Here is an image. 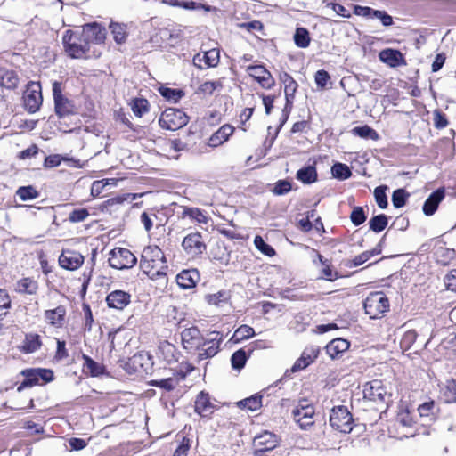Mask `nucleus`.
<instances>
[{
	"label": "nucleus",
	"mask_w": 456,
	"mask_h": 456,
	"mask_svg": "<svg viewBox=\"0 0 456 456\" xmlns=\"http://www.w3.org/2000/svg\"><path fill=\"white\" fill-rule=\"evenodd\" d=\"M140 268L150 279L165 281L167 265L161 248L158 246L145 247L142 252Z\"/></svg>",
	"instance_id": "nucleus-1"
},
{
	"label": "nucleus",
	"mask_w": 456,
	"mask_h": 456,
	"mask_svg": "<svg viewBox=\"0 0 456 456\" xmlns=\"http://www.w3.org/2000/svg\"><path fill=\"white\" fill-rule=\"evenodd\" d=\"M81 31H65L62 44L65 52L74 59L88 58L91 47Z\"/></svg>",
	"instance_id": "nucleus-2"
},
{
	"label": "nucleus",
	"mask_w": 456,
	"mask_h": 456,
	"mask_svg": "<svg viewBox=\"0 0 456 456\" xmlns=\"http://www.w3.org/2000/svg\"><path fill=\"white\" fill-rule=\"evenodd\" d=\"M366 314L371 319L382 317L389 311L390 304L387 297L382 291L371 292L363 303Z\"/></svg>",
	"instance_id": "nucleus-3"
},
{
	"label": "nucleus",
	"mask_w": 456,
	"mask_h": 456,
	"mask_svg": "<svg viewBox=\"0 0 456 456\" xmlns=\"http://www.w3.org/2000/svg\"><path fill=\"white\" fill-rule=\"evenodd\" d=\"M188 116L179 109L165 110L159 119V126L167 130L176 131L187 125Z\"/></svg>",
	"instance_id": "nucleus-4"
},
{
	"label": "nucleus",
	"mask_w": 456,
	"mask_h": 456,
	"mask_svg": "<svg viewBox=\"0 0 456 456\" xmlns=\"http://www.w3.org/2000/svg\"><path fill=\"white\" fill-rule=\"evenodd\" d=\"M363 397L379 404H387L391 400V394L387 391L381 380L374 379L367 382L362 389Z\"/></svg>",
	"instance_id": "nucleus-5"
},
{
	"label": "nucleus",
	"mask_w": 456,
	"mask_h": 456,
	"mask_svg": "<svg viewBox=\"0 0 456 456\" xmlns=\"http://www.w3.org/2000/svg\"><path fill=\"white\" fill-rule=\"evenodd\" d=\"M24 380L18 387L17 391L21 392L26 387H31L42 383L50 382L53 379V372L48 369H26L21 371Z\"/></svg>",
	"instance_id": "nucleus-6"
},
{
	"label": "nucleus",
	"mask_w": 456,
	"mask_h": 456,
	"mask_svg": "<svg viewBox=\"0 0 456 456\" xmlns=\"http://www.w3.org/2000/svg\"><path fill=\"white\" fill-rule=\"evenodd\" d=\"M331 427L341 433H349L353 429V417L347 408L343 405L336 406L330 415Z\"/></svg>",
	"instance_id": "nucleus-7"
},
{
	"label": "nucleus",
	"mask_w": 456,
	"mask_h": 456,
	"mask_svg": "<svg viewBox=\"0 0 456 456\" xmlns=\"http://www.w3.org/2000/svg\"><path fill=\"white\" fill-rule=\"evenodd\" d=\"M314 408L306 399H302L292 411L293 419L302 429H306L314 423Z\"/></svg>",
	"instance_id": "nucleus-8"
},
{
	"label": "nucleus",
	"mask_w": 456,
	"mask_h": 456,
	"mask_svg": "<svg viewBox=\"0 0 456 456\" xmlns=\"http://www.w3.org/2000/svg\"><path fill=\"white\" fill-rule=\"evenodd\" d=\"M137 262L136 257L127 248H116L110 251L109 264L112 268L122 270L133 267Z\"/></svg>",
	"instance_id": "nucleus-9"
},
{
	"label": "nucleus",
	"mask_w": 456,
	"mask_h": 456,
	"mask_svg": "<svg viewBox=\"0 0 456 456\" xmlns=\"http://www.w3.org/2000/svg\"><path fill=\"white\" fill-rule=\"evenodd\" d=\"M223 341L222 335L217 331L209 334L208 338H204L200 350H197L198 361H203L214 357L220 350V344Z\"/></svg>",
	"instance_id": "nucleus-10"
},
{
	"label": "nucleus",
	"mask_w": 456,
	"mask_h": 456,
	"mask_svg": "<svg viewBox=\"0 0 456 456\" xmlns=\"http://www.w3.org/2000/svg\"><path fill=\"white\" fill-rule=\"evenodd\" d=\"M182 248L188 256L196 257L206 251L207 245L203 240L202 235L199 232H194L183 238Z\"/></svg>",
	"instance_id": "nucleus-11"
},
{
	"label": "nucleus",
	"mask_w": 456,
	"mask_h": 456,
	"mask_svg": "<svg viewBox=\"0 0 456 456\" xmlns=\"http://www.w3.org/2000/svg\"><path fill=\"white\" fill-rule=\"evenodd\" d=\"M24 107L29 113L37 111L42 104L43 97L39 83L30 82L23 95Z\"/></svg>",
	"instance_id": "nucleus-12"
},
{
	"label": "nucleus",
	"mask_w": 456,
	"mask_h": 456,
	"mask_svg": "<svg viewBox=\"0 0 456 456\" xmlns=\"http://www.w3.org/2000/svg\"><path fill=\"white\" fill-rule=\"evenodd\" d=\"M53 95L54 99L55 112L60 117H66L73 112L74 105L61 94V84L55 81L53 84Z\"/></svg>",
	"instance_id": "nucleus-13"
},
{
	"label": "nucleus",
	"mask_w": 456,
	"mask_h": 456,
	"mask_svg": "<svg viewBox=\"0 0 456 456\" xmlns=\"http://www.w3.org/2000/svg\"><path fill=\"white\" fill-rule=\"evenodd\" d=\"M181 338L183 346L187 351L200 350L204 339L200 330L196 327L183 330L181 333Z\"/></svg>",
	"instance_id": "nucleus-14"
},
{
	"label": "nucleus",
	"mask_w": 456,
	"mask_h": 456,
	"mask_svg": "<svg viewBox=\"0 0 456 456\" xmlns=\"http://www.w3.org/2000/svg\"><path fill=\"white\" fill-rule=\"evenodd\" d=\"M247 71L263 88L270 89L275 84L272 74L263 65H250L247 68Z\"/></svg>",
	"instance_id": "nucleus-15"
},
{
	"label": "nucleus",
	"mask_w": 456,
	"mask_h": 456,
	"mask_svg": "<svg viewBox=\"0 0 456 456\" xmlns=\"http://www.w3.org/2000/svg\"><path fill=\"white\" fill-rule=\"evenodd\" d=\"M84 263V256L77 251L65 249L59 256L60 265L67 270L74 271L78 269Z\"/></svg>",
	"instance_id": "nucleus-16"
},
{
	"label": "nucleus",
	"mask_w": 456,
	"mask_h": 456,
	"mask_svg": "<svg viewBox=\"0 0 456 456\" xmlns=\"http://www.w3.org/2000/svg\"><path fill=\"white\" fill-rule=\"evenodd\" d=\"M81 32L90 47L94 44L103 43L106 37L105 28L96 23L85 25Z\"/></svg>",
	"instance_id": "nucleus-17"
},
{
	"label": "nucleus",
	"mask_w": 456,
	"mask_h": 456,
	"mask_svg": "<svg viewBox=\"0 0 456 456\" xmlns=\"http://www.w3.org/2000/svg\"><path fill=\"white\" fill-rule=\"evenodd\" d=\"M277 436L268 431H265L254 439L256 452H265L274 449L278 445Z\"/></svg>",
	"instance_id": "nucleus-18"
},
{
	"label": "nucleus",
	"mask_w": 456,
	"mask_h": 456,
	"mask_svg": "<svg viewBox=\"0 0 456 456\" xmlns=\"http://www.w3.org/2000/svg\"><path fill=\"white\" fill-rule=\"evenodd\" d=\"M379 60L390 68H397L406 65L403 54L399 51L392 48H387L379 52Z\"/></svg>",
	"instance_id": "nucleus-19"
},
{
	"label": "nucleus",
	"mask_w": 456,
	"mask_h": 456,
	"mask_svg": "<svg viewBox=\"0 0 456 456\" xmlns=\"http://www.w3.org/2000/svg\"><path fill=\"white\" fill-rule=\"evenodd\" d=\"M106 302L110 308L123 310L130 304L131 295L124 290H114L108 294Z\"/></svg>",
	"instance_id": "nucleus-20"
},
{
	"label": "nucleus",
	"mask_w": 456,
	"mask_h": 456,
	"mask_svg": "<svg viewBox=\"0 0 456 456\" xmlns=\"http://www.w3.org/2000/svg\"><path fill=\"white\" fill-rule=\"evenodd\" d=\"M200 281V273L196 269L183 270L176 276V282L183 289H191Z\"/></svg>",
	"instance_id": "nucleus-21"
},
{
	"label": "nucleus",
	"mask_w": 456,
	"mask_h": 456,
	"mask_svg": "<svg viewBox=\"0 0 456 456\" xmlns=\"http://www.w3.org/2000/svg\"><path fill=\"white\" fill-rule=\"evenodd\" d=\"M280 80L284 86L286 104L291 105L295 98V94L297 90L298 85L287 72H282L280 74Z\"/></svg>",
	"instance_id": "nucleus-22"
},
{
	"label": "nucleus",
	"mask_w": 456,
	"mask_h": 456,
	"mask_svg": "<svg viewBox=\"0 0 456 456\" xmlns=\"http://www.w3.org/2000/svg\"><path fill=\"white\" fill-rule=\"evenodd\" d=\"M234 127L231 125H224L222 126L216 133H214L209 140H208V146L212 148H216L230 138V136L233 134Z\"/></svg>",
	"instance_id": "nucleus-23"
},
{
	"label": "nucleus",
	"mask_w": 456,
	"mask_h": 456,
	"mask_svg": "<svg viewBox=\"0 0 456 456\" xmlns=\"http://www.w3.org/2000/svg\"><path fill=\"white\" fill-rule=\"evenodd\" d=\"M44 315L50 325L61 328L65 321L66 308L63 305H59L54 309L45 310Z\"/></svg>",
	"instance_id": "nucleus-24"
},
{
	"label": "nucleus",
	"mask_w": 456,
	"mask_h": 456,
	"mask_svg": "<svg viewBox=\"0 0 456 456\" xmlns=\"http://www.w3.org/2000/svg\"><path fill=\"white\" fill-rule=\"evenodd\" d=\"M195 411L201 417H209L214 412V405L209 400L208 394L200 392L195 401Z\"/></svg>",
	"instance_id": "nucleus-25"
},
{
	"label": "nucleus",
	"mask_w": 456,
	"mask_h": 456,
	"mask_svg": "<svg viewBox=\"0 0 456 456\" xmlns=\"http://www.w3.org/2000/svg\"><path fill=\"white\" fill-rule=\"evenodd\" d=\"M444 197V191L438 189L432 192L423 205V212L426 216H432L437 209L439 203Z\"/></svg>",
	"instance_id": "nucleus-26"
},
{
	"label": "nucleus",
	"mask_w": 456,
	"mask_h": 456,
	"mask_svg": "<svg viewBox=\"0 0 456 456\" xmlns=\"http://www.w3.org/2000/svg\"><path fill=\"white\" fill-rule=\"evenodd\" d=\"M135 199L136 194L133 193H125L122 195H118L104 201L103 208L109 212L115 211L118 209L119 206H123L125 202L131 203Z\"/></svg>",
	"instance_id": "nucleus-27"
},
{
	"label": "nucleus",
	"mask_w": 456,
	"mask_h": 456,
	"mask_svg": "<svg viewBox=\"0 0 456 456\" xmlns=\"http://www.w3.org/2000/svg\"><path fill=\"white\" fill-rule=\"evenodd\" d=\"M349 346L350 343L346 339L337 338L326 346V352L330 358L335 359L346 352Z\"/></svg>",
	"instance_id": "nucleus-28"
},
{
	"label": "nucleus",
	"mask_w": 456,
	"mask_h": 456,
	"mask_svg": "<svg viewBox=\"0 0 456 456\" xmlns=\"http://www.w3.org/2000/svg\"><path fill=\"white\" fill-rule=\"evenodd\" d=\"M19 83V77L15 71L0 68V86L8 90L15 89Z\"/></svg>",
	"instance_id": "nucleus-29"
},
{
	"label": "nucleus",
	"mask_w": 456,
	"mask_h": 456,
	"mask_svg": "<svg viewBox=\"0 0 456 456\" xmlns=\"http://www.w3.org/2000/svg\"><path fill=\"white\" fill-rule=\"evenodd\" d=\"M37 282L30 278H23L17 281L15 290L20 294L34 295L37 290Z\"/></svg>",
	"instance_id": "nucleus-30"
},
{
	"label": "nucleus",
	"mask_w": 456,
	"mask_h": 456,
	"mask_svg": "<svg viewBox=\"0 0 456 456\" xmlns=\"http://www.w3.org/2000/svg\"><path fill=\"white\" fill-rule=\"evenodd\" d=\"M381 253V248H379V245H377L376 248H374L371 250H367L360 255L356 256L353 260L348 261V263L346 265L347 267H357L364 263H366L370 257L377 256Z\"/></svg>",
	"instance_id": "nucleus-31"
},
{
	"label": "nucleus",
	"mask_w": 456,
	"mask_h": 456,
	"mask_svg": "<svg viewBox=\"0 0 456 456\" xmlns=\"http://www.w3.org/2000/svg\"><path fill=\"white\" fill-rule=\"evenodd\" d=\"M42 346L40 336L34 333L27 334L22 344V351L31 354L37 351Z\"/></svg>",
	"instance_id": "nucleus-32"
},
{
	"label": "nucleus",
	"mask_w": 456,
	"mask_h": 456,
	"mask_svg": "<svg viewBox=\"0 0 456 456\" xmlns=\"http://www.w3.org/2000/svg\"><path fill=\"white\" fill-rule=\"evenodd\" d=\"M418 411L420 418L426 421H432L436 419L437 407L434 401H428L419 406Z\"/></svg>",
	"instance_id": "nucleus-33"
},
{
	"label": "nucleus",
	"mask_w": 456,
	"mask_h": 456,
	"mask_svg": "<svg viewBox=\"0 0 456 456\" xmlns=\"http://www.w3.org/2000/svg\"><path fill=\"white\" fill-rule=\"evenodd\" d=\"M297 178L304 183H312L317 180V172L314 166H307L297 172Z\"/></svg>",
	"instance_id": "nucleus-34"
},
{
	"label": "nucleus",
	"mask_w": 456,
	"mask_h": 456,
	"mask_svg": "<svg viewBox=\"0 0 456 456\" xmlns=\"http://www.w3.org/2000/svg\"><path fill=\"white\" fill-rule=\"evenodd\" d=\"M293 38L295 45L299 48L308 47L311 42L309 31L305 28H297Z\"/></svg>",
	"instance_id": "nucleus-35"
},
{
	"label": "nucleus",
	"mask_w": 456,
	"mask_h": 456,
	"mask_svg": "<svg viewBox=\"0 0 456 456\" xmlns=\"http://www.w3.org/2000/svg\"><path fill=\"white\" fill-rule=\"evenodd\" d=\"M255 335L254 329L248 325H240L234 332L232 340L240 343L242 340L252 338Z\"/></svg>",
	"instance_id": "nucleus-36"
},
{
	"label": "nucleus",
	"mask_w": 456,
	"mask_h": 456,
	"mask_svg": "<svg viewBox=\"0 0 456 456\" xmlns=\"http://www.w3.org/2000/svg\"><path fill=\"white\" fill-rule=\"evenodd\" d=\"M388 224V218L384 214H379L369 221L370 229L373 231L374 232H382Z\"/></svg>",
	"instance_id": "nucleus-37"
},
{
	"label": "nucleus",
	"mask_w": 456,
	"mask_h": 456,
	"mask_svg": "<svg viewBox=\"0 0 456 456\" xmlns=\"http://www.w3.org/2000/svg\"><path fill=\"white\" fill-rule=\"evenodd\" d=\"M223 85L220 81H206L197 89V94L202 96L211 95L215 90L222 88Z\"/></svg>",
	"instance_id": "nucleus-38"
},
{
	"label": "nucleus",
	"mask_w": 456,
	"mask_h": 456,
	"mask_svg": "<svg viewBox=\"0 0 456 456\" xmlns=\"http://www.w3.org/2000/svg\"><path fill=\"white\" fill-rule=\"evenodd\" d=\"M248 355L243 349L234 352L231 357L232 367L234 370H240L246 364Z\"/></svg>",
	"instance_id": "nucleus-39"
},
{
	"label": "nucleus",
	"mask_w": 456,
	"mask_h": 456,
	"mask_svg": "<svg viewBox=\"0 0 456 456\" xmlns=\"http://www.w3.org/2000/svg\"><path fill=\"white\" fill-rule=\"evenodd\" d=\"M332 175L339 180H346L352 175L348 166L342 163H336L331 167Z\"/></svg>",
	"instance_id": "nucleus-40"
},
{
	"label": "nucleus",
	"mask_w": 456,
	"mask_h": 456,
	"mask_svg": "<svg viewBox=\"0 0 456 456\" xmlns=\"http://www.w3.org/2000/svg\"><path fill=\"white\" fill-rule=\"evenodd\" d=\"M110 29L113 35L114 40L118 44H122L126 39V32L125 26L119 23H110Z\"/></svg>",
	"instance_id": "nucleus-41"
},
{
	"label": "nucleus",
	"mask_w": 456,
	"mask_h": 456,
	"mask_svg": "<svg viewBox=\"0 0 456 456\" xmlns=\"http://www.w3.org/2000/svg\"><path fill=\"white\" fill-rule=\"evenodd\" d=\"M148 105L149 102L146 99L135 98L132 102L131 108L134 114L140 118L148 111Z\"/></svg>",
	"instance_id": "nucleus-42"
},
{
	"label": "nucleus",
	"mask_w": 456,
	"mask_h": 456,
	"mask_svg": "<svg viewBox=\"0 0 456 456\" xmlns=\"http://www.w3.org/2000/svg\"><path fill=\"white\" fill-rule=\"evenodd\" d=\"M159 93L164 98L174 102H177L184 95L182 90L168 87H160Z\"/></svg>",
	"instance_id": "nucleus-43"
},
{
	"label": "nucleus",
	"mask_w": 456,
	"mask_h": 456,
	"mask_svg": "<svg viewBox=\"0 0 456 456\" xmlns=\"http://www.w3.org/2000/svg\"><path fill=\"white\" fill-rule=\"evenodd\" d=\"M262 404V396L254 395L238 403L239 407L247 408L250 411H256L260 408Z\"/></svg>",
	"instance_id": "nucleus-44"
},
{
	"label": "nucleus",
	"mask_w": 456,
	"mask_h": 456,
	"mask_svg": "<svg viewBox=\"0 0 456 456\" xmlns=\"http://www.w3.org/2000/svg\"><path fill=\"white\" fill-rule=\"evenodd\" d=\"M352 134L364 139H378L377 132L369 126H356L352 129Z\"/></svg>",
	"instance_id": "nucleus-45"
},
{
	"label": "nucleus",
	"mask_w": 456,
	"mask_h": 456,
	"mask_svg": "<svg viewBox=\"0 0 456 456\" xmlns=\"http://www.w3.org/2000/svg\"><path fill=\"white\" fill-rule=\"evenodd\" d=\"M255 247L264 255L267 256H273L275 255L274 248L269 244L265 243L263 238L256 235L254 239Z\"/></svg>",
	"instance_id": "nucleus-46"
},
{
	"label": "nucleus",
	"mask_w": 456,
	"mask_h": 456,
	"mask_svg": "<svg viewBox=\"0 0 456 456\" xmlns=\"http://www.w3.org/2000/svg\"><path fill=\"white\" fill-rule=\"evenodd\" d=\"M16 194L23 201L34 200L38 197V192L33 186L20 187Z\"/></svg>",
	"instance_id": "nucleus-47"
},
{
	"label": "nucleus",
	"mask_w": 456,
	"mask_h": 456,
	"mask_svg": "<svg viewBox=\"0 0 456 456\" xmlns=\"http://www.w3.org/2000/svg\"><path fill=\"white\" fill-rule=\"evenodd\" d=\"M418 337L417 332L414 330H409L405 331L401 338L400 346L403 350L410 349Z\"/></svg>",
	"instance_id": "nucleus-48"
},
{
	"label": "nucleus",
	"mask_w": 456,
	"mask_h": 456,
	"mask_svg": "<svg viewBox=\"0 0 456 456\" xmlns=\"http://www.w3.org/2000/svg\"><path fill=\"white\" fill-rule=\"evenodd\" d=\"M185 27L180 24H175L169 28H166L168 33V39L174 41H181L184 38Z\"/></svg>",
	"instance_id": "nucleus-49"
},
{
	"label": "nucleus",
	"mask_w": 456,
	"mask_h": 456,
	"mask_svg": "<svg viewBox=\"0 0 456 456\" xmlns=\"http://www.w3.org/2000/svg\"><path fill=\"white\" fill-rule=\"evenodd\" d=\"M206 68L216 67L219 62V51L217 49H211L204 53L202 55Z\"/></svg>",
	"instance_id": "nucleus-50"
},
{
	"label": "nucleus",
	"mask_w": 456,
	"mask_h": 456,
	"mask_svg": "<svg viewBox=\"0 0 456 456\" xmlns=\"http://www.w3.org/2000/svg\"><path fill=\"white\" fill-rule=\"evenodd\" d=\"M409 193L404 189H397L393 192L392 202L395 208H399L405 205Z\"/></svg>",
	"instance_id": "nucleus-51"
},
{
	"label": "nucleus",
	"mask_w": 456,
	"mask_h": 456,
	"mask_svg": "<svg viewBox=\"0 0 456 456\" xmlns=\"http://www.w3.org/2000/svg\"><path fill=\"white\" fill-rule=\"evenodd\" d=\"M387 186H379L374 190V197L378 206L384 209L387 207V198L386 195Z\"/></svg>",
	"instance_id": "nucleus-52"
},
{
	"label": "nucleus",
	"mask_w": 456,
	"mask_h": 456,
	"mask_svg": "<svg viewBox=\"0 0 456 456\" xmlns=\"http://www.w3.org/2000/svg\"><path fill=\"white\" fill-rule=\"evenodd\" d=\"M184 215L191 217V219L196 220L200 224H207L208 219L203 214V212L196 208H187L184 210Z\"/></svg>",
	"instance_id": "nucleus-53"
},
{
	"label": "nucleus",
	"mask_w": 456,
	"mask_h": 456,
	"mask_svg": "<svg viewBox=\"0 0 456 456\" xmlns=\"http://www.w3.org/2000/svg\"><path fill=\"white\" fill-rule=\"evenodd\" d=\"M350 219L355 226L363 224L366 221L363 208L362 207L354 208L350 215Z\"/></svg>",
	"instance_id": "nucleus-54"
},
{
	"label": "nucleus",
	"mask_w": 456,
	"mask_h": 456,
	"mask_svg": "<svg viewBox=\"0 0 456 456\" xmlns=\"http://www.w3.org/2000/svg\"><path fill=\"white\" fill-rule=\"evenodd\" d=\"M82 358L84 360V367L87 368L93 376H97L102 373L101 366L92 358L86 354H83Z\"/></svg>",
	"instance_id": "nucleus-55"
},
{
	"label": "nucleus",
	"mask_w": 456,
	"mask_h": 456,
	"mask_svg": "<svg viewBox=\"0 0 456 456\" xmlns=\"http://www.w3.org/2000/svg\"><path fill=\"white\" fill-rule=\"evenodd\" d=\"M89 216V212L86 208L74 209L69 216V220L71 223H79L85 221Z\"/></svg>",
	"instance_id": "nucleus-56"
},
{
	"label": "nucleus",
	"mask_w": 456,
	"mask_h": 456,
	"mask_svg": "<svg viewBox=\"0 0 456 456\" xmlns=\"http://www.w3.org/2000/svg\"><path fill=\"white\" fill-rule=\"evenodd\" d=\"M157 219V215L153 212L148 213V212H142L140 220L141 223L143 224V227L146 232H150L153 226V220Z\"/></svg>",
	"instance_id": "nucleus-57"
},
{
	"label": "nucleus",
	"mask_w": 456,
	"mask_h": 456,
	"mask_svg": "<svg viewBox=\"0 0 456 456\" xmlns=\"http://www.w3.org/2000/svg\"><path fill=\"white\" fill-rule=\"evenodd\" d=\"M210 305H218L220 303L226 302L229 298L225 291H219L216 294H210L206 297Z\"/></svg>",
	"instance_id": "nucleus-58"
},
{
	"label": "nucleus",
	"mask_w": 456,
	"mask_h": 456,
	"mask_svg": "<svg viewBox=\"0 0 456 456\" xmlns=\"http://www.w3.org/2000/svg\"><path fill=\"white\" fill-rule=\"evenodd\" d=\"M375 11L368 6L354 5V13L364 18L373 19Z\"/></svg>",
	"instance_id": "nucleus-59"
},
{
	"label": "nucleus",
	"mask_w": 456,
	"mask_h": 456,
	"mask_svg": "<svg viewBox=\"0 0 456 456\" xmlns=\"http://www.w3.org/2000/svg\"><path fill=\"white\" fill-rule=\"evenodd\" d=\"M291 190V183L287 180H279L273 188V192L277 195H283Z\"/></svg>",
	"instance_id": "nucleus-60"
},
{
	"label": "nucleus",
	"mask_w": 456,
	"mask_h": 456,
	"mask_svg": "<svg viewBox=\"0 0 456 456\" xmlns=\"http://www.w3.org/2000/svg\"><path fill=\"white\" fill-rule=\"evenodd\" d=\"M320 349L318 346H311L305 348L301 356H305V360L312 363L318 356Z\"/></svg>",
	"instance_id": "nucleus-61"
},
{
	"label": "nucleus",
	"mask_w": 456,
	"mask_h": 456,
	"mask_svg": "<svg viewBox=\"0 0 456 456\" xmlns=\"http://www.w3.org/2000/svg\"><path fill=\"white\" fill-rule=\"evenodd\" d=\"M314 79L317 86L323 88L326 86L327 82L330 79V77L326 70L321 69L315 73Z\"/></svg>",
	"instance_id": "nucleus-62"
},
{
	"label": "nucleus",
	"mask_w": 456,
	"mask_h": 456,
	"mask_svg": "<svg viewBox=\"0 0 456 456\" xmlns=\"http://www.w3.org/2000/svg\"><path fill=\"white\" fill-rule=\"evenodd\" d=\"M396 421L403 427H411L413 424L412 418L408 411H402L398 413Z\"/></svg>",
	"instance_id": "nucleus-63"
},
{
	"label": "nucleus",
	"mask_w": 456,
	"mask_h": 456,
	"mask_svg": "<svg viewBox=\"0 0 456 456\" xmlns=\"http://www.w3.org/2000/svg\"><path fill=\"white\" fill-rule=\"evenodd\" d=\"M448 289L456 291V269L452 270L444 279Z\"/></svg>",
	"instance_id": "nucleus-64"
}]
</instances>
